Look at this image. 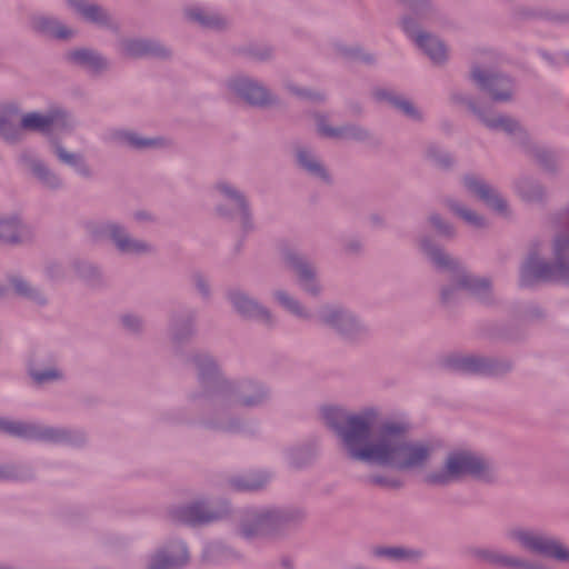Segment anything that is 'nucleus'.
<instances>
[{"instance_id":"16","label":"nucleus","mask_w":569,"mask_h":569,"mask_svg":"<svg viewBox=\"0 0 569 569\" xmlns=\"http://www.w3.org/2000/svg\"><path fill=\"white\" fill-rule=\"evenodd\" d=\"M21 128L28 131H37L50 136L56 131L69 132L73 128V119L63 109L54 108L47 113L28 112L20 119Z\"/></svg>"},{"instance_id":"56","label":"nucleus","mask_w":569,"mask_h":569,"mask_svg":"<svg viewBox=\"0 0 569 569\" xmlns=\"http://www.w3.org/2000/svg\"><path fill=\"white\" fill-rule=\"evenodd\" d=\"M308 452L302 448H292L287 452L288 462L296 467L301 468L309 461Z\"/></svg>"},{"instance_id":"18","label":"nucleus","mask_w":569,"mask_h":569,"mask_svg":"<svg viewBox=\"0 0 569 569\" xmlns=\"http://www.w3.org/2000/svg\"><path fill=\"white\" fill-rule=\"evenodd\" d=\"M227 88L236 97L253 107H267L277 102L272 92L259 80L248 76H233L227 80Z\"/></svg>"},{"instance_id":"9","label":"nucleus","mask_w":569,"mask_h":569,"mask_svg":"<svg viewBox=\"0 0 569 569\" xmlns=\"http://www.w3.org/2000/svg\"><path fill=\"white\" fill-rule=\"evenodd\" d=\"M219 217L239 223L244 234L254 229L250 202L246 193L227 180L218 181L212 188Z\"/></svg>"},{"instance_id":"64","label":"nucleus","mask_w":569,"mask_h":569,"mask_svg":"<svg viewBox=\"0 0 569 569\" xmlns=\"http://www.w3.org/2000/svg\"><path fill=\"white\" fill-rule=\"evenodd\" d=\"M548 19L563 23H569V12L565 14H552L548 17Z\"/></svg>"},{"instance_id":"63","label":"nucleus","mask_w":569,"mask_h":569,"mask_svg":"<svg viewBox=\"0 0 569 569\" xmlns=\"http://www.w3.org/2000/svg\"><path fill=\"white\" fill-rule=\"evenodd\" d=\"M169 419L174 421V422H190V419L184 416L182 409L173 410L171 412V417Z\"/></svg>"},{"instance_id":"54","label":"nucleus","mask_w":569,"mask_h":569,"mask_svg":"<svg viewBox=\"0 0 569 569\" xmlns=\"http://www.w3.org/2000/svg\"><path fill=\"white\" fill-rule=\"evenodd\" d=\"M429 221L440 236L446 238L455 237L456 231L453 226L445 221L438 213L430 214Z\"/></svg>"},{"instance_id":"33","label":"nucleus","mask_w":569,"mask_h":569,"mask_svg":"<svg viewBox=\"0 0 569 569\" xmlns=\"http://www.w3.org/2000/svg\"><path fill=\"white\" fill-rule=\"evenodd\" d=\"M28 373L36 386H44L63 380L64 373L51 357L29 363Z\"/></svg>"},{"instance_id":"46","label":"nucleus","mask_w":569,"mask_h":569,"mask_svg":"<svg viewBox=\"0 0 569 569\" xmlns=\"http://www.w3.org/2000/svg\"><path fill=\"white\" fill-rule=\"evenodd\" d=\"M117 138L128 147L137 150L158 148L163 144L161 138H144L133 131H119Z\"/></svg>"},{"instance_id":"60","label":"nucleus","mask_w":569,"mask_h":569,"mask_svg":"<svg viewBox=\"0 0 569 569\" xmlns=\"http://www.w3.org/2000/svg\"><path fill=\"white\" fill-rule=\"evenodd\" d=\"M541 58L551 67L560 66L561 63H568L569 62V54L563 53L558 57L552 56L549 52L540 51Z\"/></svg>"},{"instance_id":"5","label":"nucleus","mask_w":569,"mask_h":569,"mask_svg":"<svg viewBox=\"0 0 569 569\" xmlns=\"http://www.w3.org/2000/svg\"><path fill=\"white\" fill-rule=\"evenodd\" d=\"M558 224L568 229L556 234L552 246L553 260H541L537 253H530L520 268L519 283L523 288L540 281H553L569 287V208L559 216Z\"/></svg>"},{"instance_id":"6","label":"nucleus","mask_w":569,"mask_h":569,"mask_svg":"<svg viewBox=\"0 0 569 569\" xmlns=\"http://www.w3.org/2000/svg\"><path fill=\"white\" fill-rule=\"evenodd\" d=\"M303 512L296 508L253 507L242 511L236 533L247 541L270 540L299 522Z\"/></svg>"},{"instance_id":"36","label":"nucleus","mask_w":569,"mask_h":569,"mask_svg":"<svg viewBox=\"0 0 569 569\" xmlns=\"http://www.w3.org/2000/svg\"><path fill=\"white\" fill-rule=\"evenodd\" d=\"M51 148L58 160L71 167L77 174L86 179L92 177V170L82 154L68 151L56 138L51 139Z\"/></svg>"},{"instance_id":"21","label":"nucleus","mask_w":569,"mask_h":569,"mask_svg":"<svg viewBox=\"0 0 569 569\" xmlns=\"http://www.w3.org/2000/svg\"><path fill=\"white\" fill-rule=\"evenodd\" d=\"M190 555L184 541L170 539L159 546L150 556L147 569H182Z\"/></svg>"},{"instance_id":"61","label":"nucleus","mask_w":569,"mask_h":569,"mask_svg":"<svg viewBox=\"0 0 569 569\" xmlns=\"http://www.w3.org/2000/svg\"><path fill=\"white\" fill-rule=\"evenodd\" d=\"M361 247V241L356 238L349 239L343 243V250L347 253H357L358 251H360Z\"/></svg>"},{"instance_id":"29","label":"nucleus","mask_w":569,"mask_h":569,"mask_svg":"<svg viewBox=\"0 0 569 569\" xmlns=\"http://www.w3.org/2000/svg\"><path fill=\"white\" fill-rule=\"evenodd\" d=\"M519 129L523 136L518 133H507L511 139L519 144L523 151L532 157L541 167L547 170H553L556 168L557 158L553 151L546 147L539 146L531 141L528 131L519 122Z\"/></svg>"},{"instance_id":"23","label":"nucleus","mask_w":569,"mask_h":569,"mask_svg":"<svg viewBox=\"0 0 569 569\" xmlns=\"http://www.w3.org/2000/svg\"><path fill=\"white\" fill-rule=\"evenodd\" d=\"M120 53L128 58H160L170 57L171 51L161 42L147 38H124L119 43Z\"/></svg>"},{"instance_id":"25","label":"nucleus","mask_w":569,"mask_h":569,"mask_svg":"<svg viewBox=\"0 0 569 569\" xmlns=\"http://www.w3.org/2000/svg\"><path fill=\"white\" fill-rule=\"evenodd\" d=\"M228 300L233 309L242 317L257 319L267 325L272 323L270 311L240 289H231L227 293Z\"/></svg>"},{"instance_id":"52","label":"nucleus","mask_w":569,"mask_h":569,"mask_svg":"<svg viewBox=\"0 0 569 569\" xmlns=\"http://www.w3.org/2000/svg\"><path fill=\"white\" fill-rule=\"evenodd\" d=\"M365 482L370 486H377L385 489H400L403 486V482L392 476L376 473L370 475L365 479Z\"/></svg>"},{"instance_id":"32","label":"nucleus","mask_w":569,"mask_h":569,"mask_svg":"<svg viewBox=\"0 0 569 569\" xmlns=\"http://www.w3.org/2000/svg\"><path fill=\"white\" fill-rule=\"evenodd\" d=\"M69 63L80 67L92 76H98L109 68L108 60L91 49H76L66 54Z\"/></svg>"},{"instance_id":"15","label":"nucleus","mask_w":569,"mask_h":569,"mask_svg":"<svg viewBox=\"0 0 569 569\" xmlns=\"http://www.w3.org/2000/svg\"><path fill=\"white\" fill-rule=\"evenodd\" d=\"M446 367L462 375L500 376L511 369V363L480 355H455L447 358Z\"/></svg>"},{"instance_id":"14","label":"nucleus","mask_w":569,"mask_h":569,"mask_svg":"<svg viewBox=\"0 0 569 569\" xmlns=\"http://www.w3.org/2000/svg\"><path fill=\"white\" fill-rule=\"evenodd\" d=\"M229 515L230 506L227 501L211 505L204 500H197L174 507L170 511V517L173 521L191 527L220 521Z\"/></svg>"},{"instance_id":"7","label":"nucleus","mask_w":569,"mask_h":569,"mask_svg":"<svg viewBox=\"0 0 569 569\" xmlns=\"http://www.w3.org/2000/svg\"><path fill=\"white\" fill-rule=\"evenodd\" d=\"M0 432L27 441L79 447L86 435L79 429L49 426L37 421L0 418Z\"/></svg>"},{"instance_id":"51","label":"nucleus","mask_w":569,"mask_h":569,"mask_svg":"<svg viewBox=\"0 0 569 569\" xmlns=\"http://www.w3.org/2000/svg\"><path fill=\"white\" fill-rule=\"evenodd\" d=\"M420 19H430L436 13V6L431 0H399Z\"/></svg>"},{"instance_id":"12","label":"nucleus","mask_w":569,"mask_h":569,"mask_svg":"<svg viewBox=\"0 0 569 569\" xmlns=\"http://www.w3.org/2000/svg\"><path fill=\"white\" fill-rule=\"evenodd\" d=\"M92 233L109 240L122 256L140 257L154 252V247L150 242L133 237L126 226L117 221L100 222L94 227Z\"/></svg>"},{"instance_id":"31","label":"nucleus","mask_w":569,"mask_h":569,"mask_svg":"<svg viewBox=\"0 0 569 569\" xmlns=\"http://www.w3.org/2000/svg\"><path fill=\"white\" fill-rule=\"evenodd\" d=\"M272 479L267 470H250L227 479L229 489L236 492H256L264 489Z\"/></svg>"},{"instance_id":"17","label":"nucleus","mask_w":569,"mask_h":569,"mask_svg":"<svg viewBox=\"0 0 569 569\" xmlns=\"http://www.w3.org/2000/svg\"><path fill=\"white\" fill-rule=\"evenodd\" d=\"M471 79L478 88L485 91L495 102L505 103L511 101L513 98L515 82L507 74L476 66L471 70Z\"/></svg>"},{"instance_id":"27","label":"nucleus","mask_w":569,"mask_h":569,"mask_svg":"<svg viewBox=\"0 0 569 569\" xmlns=\"http://www.w3.org/2000/svg\"><path fill=\"white\" fill-rule=\"evenodd\" d=\"M297 166L310 178L331 183V176L318 154L309 147L299 146L295 150Z\"/></svg>"},{"instance_id":"50","label":"nucleus","mask_w":569,"mask_h":569,"mask_svg":"<svg viewBox=\"0 0 569 569\" xmlns=\"http://www.w3.org/2000/svg\"><path fill=\"white\" fill-rule=\"evenodd\" d=\"M73 268L77 274L88 283L94 286L101 282L102 274L96 264L88 261H76Z\"/></svg>"},{"instance_id":"22","label":"nucleus","mask_w":569,"mask_h":569,"mask_svg":"<svg viewBox=\"0 0 569 569\" xmlns=\"http://www.w3.org/2000/svg\"><path fill=\"white\" fill-rule=\"evenodd\" d=\"M19 162L29 170L41 188L49 191H59L66 187L63 178L33 153L29 151L21 152Z\"/></svg>"},{"instance_id":"37","label":"nucleus","mask_w":569,"mask_h":569,"mask_svg":"<svg viewBox=\"0 0 569 569\" xmlns=\"http://www.w3.org/2000/svg\"><path fill=\"white\" fill-rule=\"evenodd\" d=\"M375 97L379 101H386L395 109L402 112L407 118L413 121H422V112L407 98L397 94L396 92L388 89H378L375 91Z\"/></svg>"},{"instance_id":"8","label":"nucleus","mask_w":569,"mask_h":569,"mask_svg":"<svg viewBox=\"0 0 569 569\" xmlns=\"http://www.w3.org/2000/svg\"><path fill=\"white\" fill-rule=\"evenodd\" d=\"M189 361L193 365L198 381L204 389L190 393L189 401L206 412L216 406L222 382L230 378L223 375L218 360L209 352L197 351L190 356Z\"/></svg>"},{"instance_id":"4","label":"nucleus","mask_w":569,"mask_h":569,"mask_svg":"<svg viewBox=\"0 0 569 569\" xmlns=\"http://www.w3.org/2000/svg\"><path fill=\"white\" fill-rule=\"evenodd\" d=\"M467 477L482 483H493L498 479L497 465L472 450L456 449L446 456L441 468L425 475L423 482L430 487H448Z\"/></svg>"},{"instance_id":"13","label":"nucleus","mask_w":569,"mask_h":569,"mask_svg":"<svg viewBox=\"0 0 569 569\" xmlns=\"http://www.w3.org/2000/svg\"><path fill=\"white\" fill-rule=\"evenodd\" d=\"M438 18V9L430 19H420L410 10L401 18L403 32L421 49L433 63H442L447 59L445 44L436 37L421 30V26Z\"/></svg>"},{"instance_id":"39","label":"nucleus","mask_w":569,"mask_h":569,"mask_svg":"<svg viewBox=\"0 0 569 569\" xmlns=\"http://www.w3.org/2000/svg\"><path fill=\"white\" fill-rule=\"evenodd\" d=\"M9 284L14 295L22 299H26L38 306H46L48 302L44 292L40 288L33 286L31 282L20 276L10 277Z\"/></svg>"},{"instance_id":"40","label":"nucleus","mask_w":569,"mask_h":569,"mask_svg":"<svg viewBox=\"0 0 569 569\" xmlns=\"http://www.w3.org/2000/svg\"><path fill=\"white\" fill-rule=\"evenodd\" d=\"M186 16L206 29H221L226 26L224 19L218 12L206 7H190L186 10Z\"/></svg>"},{"instance_id":"62","label":"nucleus","mask_w":569,"mask_h":569,"mask_svg":"<svg viewBox=\"0 0 569 569\" xmlns=\"http://www.w3.org/2000/svg\"><path fill=\"white\" fill-rule=\"evenodd\" d=\"M47 274L52 279H60L63 277V269L59 263H50L47 266Z\"/></svg>"},{"instance_id":"45","label":"nucleus","mask_w":569,"mask_h":569,"mask_svg":"<svg viewBox=\"0 0 569 569\" xmlns=\"http://www.w3.org/2000/svg\"><path fill=\"white\" fill-rule=\"evenodd\" d=\"M33 478L34 469L31 465H0V480L29 481Z\"/></svg>"},{"instance_id":"30","label":"nucleus","mask_w":569,"mask_h":569,"mask_svg":"<svg viewBox=\"0 0 569 569\" xmlns=\"http://www.w3.org/2000/svg\"><path fill=\"white\" fill-rule=\"evenodd\" d=\"M196 319L197 312L192 309H184L172 313L169 322V333L174 345H182L194 336Z\"/></svg>"},{"instance_id":"57","label":"nucleus","mask_w":569,"mask_h":569,"mask_svg":"<svg viewBox=\"0 0 569 569\" xmlns=\"http://www.w3.org/2000/svg\"><path fill=\"white\" fill-rule=\"evenodd\" d=\"M121 323L124 329H127L130 332L138 333L143 328V321L142 319L132 313H127L121 317Z\"/></svg>"},{"instance_id":"59","label":"nucleus","mask_w":569,"mask_h":569,"mask_svg":"<svg viewBox=\"0 0 569 569\" xmlns=\"http://www.w3.org/2000/svg\"><path fill=\"white\" fill-rule=\"evenodd\" d=\"M192 282L201 297L209 299L211 292L208 279L202 273L196 272L192 274Z\"/></svg>"},{"instance_id":"35","label":"nucleus","mask_w":569,"mask_h":569,"mask_svg":"<svg viewBox=\"0 0 569 569\" xmlns=\"http://www.w3.org/2000/svg\"><path fill=\"white\" fill-rule=\"evenodd\" d=\"M30 26L33 31L59 40L70 39L74 34L72 29L62 24L57 18L43 13L33 14L30 18Z\"/></svg>"},{"instance_id":"55","label":"nucleus","mask_w":569,"mask_h":569,"mask_svg":"<svg viewBox=\"0 0 569 569\" xmlns=\"http://www.w3.org/2000/svg\"><path fill=\"white\" fill-rule=\"evenodd\" d=\"M315 122L317 127V132L325 138L336 139L337 137L331 134V131H338V127H332L329 124V117L325 113H316Z\"/></svg>"},{"instance_id":"2","label":"nucleus","mask_w":569,"mask_h":569,"mask_svg":"<svg viewBox=\"0 0 569 569\" xmlns=\"http://www.w3.org/2000/svg\"><path fill=\"white\" fill-rule=\"evenodd\" d=\"M270 400V388L259 379L242 377L226 380L221 385L216 406L201 413L199 425L218 432H240L243 429V421L236 413V409L261 408Z\"/></svg>"},{"instance_id":"20","label":"nucleus","mask_w":569,"mask_h":569,"mask_svg":"<svg viewBox=\"0 0 569 569\" xmlns=\"http://www.w3.org/2000/svg\"><path fill=\"white\" fill-rule=\"evenodd\" d=\"M283 261L295 272L302 291L311 297L321 295L323 288L318 278L317 267L311 261L295 250L284 251Z\"/></svg>"},{"instance_id":"41","label":"nucleus","mask_w":569,"mask_h":569,"mask_svg":"<svg viewBox=\"0 0 569 569\" xmlns=\"http://www.w3.org/2000/svg\"><path fill=\"white\" fill-rule=\"evenodd\" d=\"M239 558V553L221 541L209 542L202 551V560L209 565L222 563Z\"/></svg>"},{"instance_id":"38","label":"nucleus","mask_w":569,"mask_h":569,"mask_svg":"<svg viewBox=\"0 0 569 569\" xmlns=\"http://www.w3.org/2000/svg\"><path fill=\"white\" fill-rule=\"evenodd\" d=\"M373 558H383L389 561H418L422 557V551L399 546H379L370 551Z\"/></svg>"},{"instance_id":"1","label":"nucleus","mask_w":569,"mask_h":569,"mask_svg":"<svg viewBox=\"0 0 569 569\" xmlns=\"http://www.w3.org/2000/svg\"><path fill=\"white\" fill-rule=\"evenodd\" d=\"M321 413L326 426L339 439L345 456L352 461L413 471L423 469L436 451L433 441L409 438V423L403 421H383L372 433L377 412L371 408L350 412L340 407H326Z\"/></svg>"},{"instance_id":"24","label":"nucleus","mask_w":569,"mask_h":569,"mask_svg":"<svg viewBox=\"0 0 569 569\" xmlns=\"http://www.w3.org/2000/svg\"><path fill=\"white\" fill-rule=\"evenodd\" d=\"M463 187L486 206L500 214L508 213V203L500 193L482 178L475 174H466L462 178Z\"/></svg>"},{"instance_id":"42","label":"nucleus","mask_w":569,"mask_h":569,"mask_svg":"<svg viewBox=\"0 0 569 569\" xmlns=\"http://www.w3.org/2000/svg\"><path fill=\"white\" fill-rule=\"evenodd\" d=\"M77 8L83 18L99 27L116 30L117 26L113 23L109 12L98 4L78 3Z\"/></svg>"},{"instance_id":"11","label":"nucleus","mask_w":569,"mask_h":569,"mask_svg":"<svg viewBox=\"0 0 569 569\" xmlns=\"http://www.w3.org/2000/svg\"><path fill=\"white\" fill-rule=\"evenodd\" d=\"M315 317L320 326L332 330L343 340L353 342L368 335V327L353 311L342 305H321Z\"/></svg>"},{"instance_id":"19","label":"nucleus","mask_w":569,"mask_h":569,"mask_svg":"<svg viewBox=\"0 0 569 569\" xmlns=\"http://www.w3.org/2000/svg\"><path fill=\"white\" fill-rule=\"evenodd\" d=\"M450 99L455 103L466 104L468 109L490 130H500L505 133H518L523 136L519 129V121L506 114H496L491 109L479 107L475 100L467 94L455 91Z\"/></svg>"},{"instance_id":"28","label":"nucleus","mask_w":569,"mask_h":569,"mask_svg":"<svg viewBox=\"0 0 569 569\" xmlns=\"http://www.w3.org/2000/svg\"><path fill=\"white\" fill-rule=\"evenodd\" d=\"M472 555L487 563L509 569H545L543 566L523 558L502 553L495 549L476 548Z\"/></svg>"},{"instance_id":"49","label":"nucleus","mask_w":569,"mask_h":569,"mask_svg":"<svg viewBox=\"0 0 569 569\" xmlns=\"http://www.w3.org/2000/svg\"><path fill=\"white\" fill-rule=\"evenodd\" d=\"M425 158L433 166L447 169L452 166V157L436 143H429L425 149Z\"/></svg>"},{"instance_id":"53","label":"nucleus","mask_w":569,"mask_h":569,"mask_svg":"<svg viewBox=\"0 0 569 569\" xmlns=\"http://www.w3.org/2000/svg\"><path fill=\"white\" fill-rule=\"evenodd\" d=\"M243 52L256 61H268L273 57V49L268 44H249L243 49Z\"/></svg>"},{"instance_id":"48","label":"nucleus","mask_w":569,"mask_h":569,"mask_svg":"<svg viewBox=\"0 0 569 569\" xmlns=\"http://www.w3.org/2000/svg\"><path fill=\"white\" fill-rule=\"evenodd\" d=\"M331 134L337 137V140H355L366 141L370 138V133L367 129L355 123H346L338 127V131H331Z\"/></svg>"},{"instance_id":"47","label":"nucleus","mask_w":569,"mask_h":569,"mask_svg":"<svg viewBox=\"0 0 569 569\" xmlns=\"http://www.w3.org/2000/svg\"><path fill=\"white\" fill-rule=\"evenodd\" d=\"M447 204L453 213H456L458 217H460L469 226L477 228V229H481L487 226L486 219L482 216H480L476 211L462 206L458 201L448 200Z\"/></svg>"},{"instance_id":"26","label":"nucleus","mask_w":569,"mask_h":569,"mask_svg":"<svg viewBox=\"0 0 569 569\" xmlns=\"http://www.w3.org/2000/svg\"><path fill=\"white\" fill-rule=\"evenodd\" d=\"M33 228L24 223L17 214L0 216V241L20 244L33 238Z\"/></svg>"},{"instance_id":"10","label":"nucleus","mask_w":569,"mask_h":569,"mask_svg":"<svg viewBox=\"0 0 569 569\" xmlns=\"http://www.w3.org/2000/svg\"><path fill=\"white\" fill-rule=\"evenodd\" d=\"M505 537L529 552L569 563V548L555 536L522 526H513L505 531Z\"/></svg>"},{"instance_id":"58","label":"nucleus","mask_w":569,"mask_h":569,"mask_svg":"<svg viewBox=\"0 0 569 569\" xmlns=\"http://www.w3.org/2000/svg\"><path fill=\"white\" fill-rule=\"evenodd\" d=\"M287 87L290 90V92H292L293 94H296L302 99L318 101V102L323 101L326 99V96L322 92L311 91L308 89H299L292 84H288Z\"/></svg>"},{"instance_id":"43","label":"nucleus","mask_w":569,"mask_h":569,"mask_svg":"<svg viewBox=\"0 0 569 569\" xmlns=\"http://www.w3.org/2000/svg\"><path fill=\"white\" fill-rule=\"evenodd\" d=\"M518 196L526 202H539L545 197L543 187L536 180L522 177L515 184Z\"/></svg>"},{"instance_id":"34","label":"nucleus","mask_w":569,"mask_h":569,"mask_svg":"<svg viewBox=\"0 0 569 569\" xmlns=\"http://www.w3.org/2000/svg\"><path fill=\"white\" fill-rule=\"evenodd\" d=\"M20 108L16 102H7L0 106V134L10 143H16L22 138L21 123H17Z\"/></svg>"},{"instance_id":"44","label":"nucleus","mask_w":569,"mask_h":569,"mask_svg":"<svg viewBox=\"0 0 569 569\" xmlns=\"http://www.w3.org/2000/svg\"><path fill=\"white\" fill-rule=\"evenodd\" d=\"M274 300L288 312L303 320H310L312 313L295 297L284 290H276L273 292Z\"/></svg>"},{"instance_id":"3","label":"nucleus","mask_w":569,"mask_h":569,"mask_svg":"<svg viewBox=\"0 0 569 569\" xmlns=\"http://www.w3.org/2000/svg\"><path fill=\"white\" fill-rule=\"evenodd\" d=\"M420 250L429 258L432 264L442 272L448 273V286H443L440 292L441 300L450 303L457 299L458 289L466 290L475 299L483 305H492L495 297L492 283L489 278L476 276L467 270L465 264L457 258L447 253L438 247L429 237L419 239Z\"/></svg>"}]
</instances>
